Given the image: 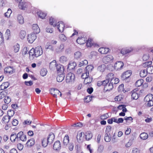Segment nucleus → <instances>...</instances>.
<instances>
[{"label": "nucleus", "instance_id": "f257e3e1", "mask_svg": "<svg viewBox=\"0 0 153 153\" xmlns=\"http://www.w3.org/2000/svg\"><path fill=\"white\" fill-rule=\"evenodd\" d=\"M53 66H55L56 68V70L58 74L64 73V66L60 65H56L55 61H54L50 64V67L53 68Z\"/></svg>", "mask_w": 153, "mask_h": 153}, {"label": "nucleus", "instance_id": "f03ea898", "mask_svg": "<svg viewBox=\"0 0 153 153\" xmlns=\"http://www.w3.org/2000/svg\"><path fill=\"white\" fill-rule=\"evenodd\" d=\"M153 95L149 94L145 96L144 98V101L148 106L151 107L153 105Z\"/></svg>", "mask_w": 153, "mask_h": 153}, {"label": "nucleus", "instance_id": "7ed1b4c3", "mask_svg": "<svg viewBox=\"0 0 153 153\" xmlns=\"http://www.w3.org/2000/svg\"><path fill=\"white\" fill-rule=\"evenodd\" d=\"M10 113H12L11 116L5 115L3 117L1 121L3 123H7L9 121L10 117L13 116L14 113L13 110H9L8 111L7 114L9 115Z\"/></svg>", "mask_w": 153, "mask_h": 153}, {"label": "nucleus", "instance_id": "20e7f679", "mask_svg": "<svg viewBox=\"0 0 153 153\" xmlns=\"http://www.w3.org/2000/svg\"><path fill=\"white\" fill-rule=\"evenodd\" d=\"M109 81L107 80H105L104 86V90L106 91H110L113 88V82L109 83Z\"/></svg>", "mask_w": 153, "mask_h": 153}, {"label": "nucleus", "instance_id": "39448f33", "mask_svg": "<svg viewBox=\"0 0 153 153\" xmlns=\"http://www.w3.org/2000/svg\"><path fill=\"white\" fill-rule=\"evenodd\" d=\"M75 79V76L74 74L69 73L67 74L66 77V81L67 83H72Z\"/></svg>", "mask_w": 153, "mask_h": 153}, {"label": "nucleus", "instance_id": "423d86ee", "mask_svg": "<svg viewBox=\"0 0 153 153\" xmlns=\"http://www.w3.org/2000/svg\"><path fill=\"white\" fill-rule=\"evenodd\" d=\"M33 50L34 53L35 57H36L41 56L43 53L42 48L40 46H38Z\"/></svg>", "mask_w": 153, "mask_h": 153}, {"label": "nucleus", "instance_id": "0eeeda50", "mask_svg": "<svg viewBox=\"0 0 153 153\" xmlns=\"http://www.w3.org/2000/svg\"><path fill=\"white\" fill-rule=\"evenodd\" d=\"M114 59L113 56L111 55H108L103 57L102 60L104 63L108 64L113 62Z\"/></svg>", "mask_w": 153, "mask_h": 153}, {"label": "nucleus", "instance_id": "6e6552de", "mask_svg": "<svg viewBox=\"0 0 153 153\" xmlns=\"http://www.w3.org/2000/svg\"><path fill=\"white\" fill-rule=\"evenodd\" d=\"M85 134L83 132H78L76 136V140L79 143H82L85 140Z\"/></svg>", "mask_w": 153, "mask_h": 153}, {"label": "nucleus", "instance_id": "1a4fd4ad", "mask_svg": "<svg viewBox=\"0 0 153 153\" xmlns=\"http://www.w3.org/2000/svg\"><path fill=\"white\" fill-rule=\"evenodd\" d=\"M15 0L19 2L18 6L20 9L24 10L27 7V4H28V3L27 2H25L24 1H22V0Z\"/></svg>", "mask_w": 153, "mask_h": 153}, {"label": "nucleus", "instance_id": "9d476101", "mask_svg": "<svg viewBox=\"0 0 153 153\" xmlns=\"http://www.w3.org/2000/svg\"><path fill=\"white\" fill-rule=\"evenodd\" d=\"M50 93L55 97L57 98V95L58 94L60 93V97L62 96V94L60 91L57 89L55 88H51L50 90Z\"/></svg>", "mask_w": 153, "mask_h": 153}, {"label": "nucleus", "instance_id": "9b49d317", "mask_svg": "<svg viewBox=\"0 0 153 153\" xmlns=\"http://www.w3.org/2000/svg\"><path fill=\"white\" fill-rule=\"evenodd\" d=\"M152 63L151 61L148 62H146L144 64V66H147L146 70L148 73L149 74H153V66H148L151 65Z\"/></svg>", "mask_w": 153, "mask_h": 153}, {"label": "nucleus", "instance_id": "f8f14e48", "mask_svg": "<svg viewBox=\"0 0 153 153\" xmlns=\"http://www.w3.org/2000/svg\"><path fill=\"white\" fill-rule=\"evenodd\" d=\"M61 147V145L60 142L59 140H57L54 143L53 148L55 151L58 152L60 150Z\"/></svg>", "mask_w": 153, "mask_h": 153}, {"label": "nucleus", "instance_id": "ddd939ff", "mask_svg": "<svg viewBox=\"0 0 153 153\" xmlns=\"http://www.w3.org/2000/svg\"><path fill=\"white\" fill-rule=\"evenodd\" d=\"M36 38V35L34 33H32L29 34L27 38L28 42L30 43H33Z\"/></svg>", "mask_w": 153, "mask_h": 153}, {"label": "nucleus", "instance_id": "4468645a", "mask_svg": "<svg viewBox=\"0 0 153 153\" xmlns=\"http://www.w3.org/2000/svg\"><path fill=\"white\" fill-rule=\"evenodd\" d=\"M124 65V63L121 61H118L114 65V69L117 70L121 69Z\"/></svg>", "mask_w": 153, "mask_h": 153}, {"label": "nucleus", "instance_id": "2eb2a0df", "mask_svg": "<svg viewBox=\"0 0 153 153\" xmlns=\"http://www.w3.org/2000/svg\"><path fill=\"white\" fill-rule=\"evenodd\" d=\"M131 71H127L124 72L121 76V78L122 80H125L128 78L131 75Z\"/></svg>", "mask_w": 153, "mask_h": 153}, {"label": "nucleus", "instance_id": "dca6fc26", "mask_svg": "<svg viewBox=\"0 0 153 153\" xmlns=\"http://www.w3.org/2000/svg\"><path fill=\"white\" fill-rule=\"evenodd\" d=\"M54 138L55 136L54 134L52 132L50 133L48 136V138L47 139L49 144H51L53 143Z\"/></svg>", "mask_w": 153, "mask_h": 153}, {"label": "nucleus", "instance_id": "f3484780", "mask_svg": "<svg viewBox=\"0 0 153 153\" xmlns=\"http://www.w3.org/2000/svg\"><path fill=\"white\" fill-rule=\"evenodd\" d=\"M57 27L60 32H62L64 29L65 25L62 22H58L56 23Z\"/></svg>", "mask_w": 153, "mask_h": 153}, {"label": "nucleus", "instance_id": "a211bd4d", "mask_svg": "<svg viewBox=\"0 0 153 153\" xmlns=\"http://www.w3.org/2000/svg\"><path fill=\"white\" fill-rule=\"evenodd\" d=\"M133 49L132 47L123 48L121 50L120 53L123 55H124L131 52Z\"/></svg>", "mask_w": 153, "mask_h": 153}, {"label": "nucleus", "instance_id": "6ab92c4d", "mask_svg": "<svg viewBox=\"0 0 153 153\" xmlns=\"http://www.w3.org/2000/svg\"><path fill=\"white\" fill-rule=\"evenodd\" d=\"M32 28L34 33L37 34L40 32V29L38 25L36 24H33L32 25Z\"/></svg>", "mask_w": 153, "mask_h": 153}, {"label": "nucleus", "instance_id": "aec40b11", "mask_svg": "<svg viewBox=\"0 0 153 153\" xmlns=\"http://www.w3.org/2000/svg\"><path fill=\"white\" fill-rule=\"evenodd\" d=\"M17 21L18 22L20 25H22L24 23V18L21 14L17 16Z\"/></svg>", "mask_w": 153, "mask_h": 153}, {"label": "nucleus", "instance_id": "412c9836", "mask_svg": "<svg viewBox=\"0 0 153 153\" xmlns=\"http://www.w3.org/2000/svg\"><path fill=\"white\" fill-rule=\"evenodd\" d=\"M109 51V48H108L101 47L98 49V51L102 54H105L107 53Z\"/></svg>", "mask_w": 153, "mask_h": 153}, {"label": "nucleus", "instance_id": "4be33fe9", "mask_svg": "<svg viewBox=\"0 0 153 153\" xmlns=\"http://www.w3.org/2000/svg\"><path fill=\"white\" fill-rule=\"evenodd\" d=\"M56 78L57 81L58 82H61L64 79L65 75L63 73L58 74Z\"/></svg>", "mask_w": 153, "mask_h": 153}, {"label": "nucleus", "instance_id": "5701e85b", "mask_svg": "<svg viewBox=\"0 0 153 153\" xmlns=\"http://www.w3.org/2000/svg\"><path fill=\"white\" fill-rule=\"evenodd\" d=\"M114 74L112 73H110L108 74L106 76V79L109 81L110 80V82H113V79L114 78Z\"/></svg>", "mask_w": 153, "mask_h": 153}, {"label": "nucleus", "instance_id": "b1692460", "mask_svg": "<svg viewBox=\"0 0 153 153\" xmlns=\"http://www.w3.org/2000/svg\"><path fill=\"white\" fill-rule=\"evenodd\" d=\"M135 91L136 89H134L132 91L131 96V99L133 100H136L139 97V94L137 92H135Z\"/></svg>", "mask_w": 153, "mask_h": 153}, {"label": "nucleus", "instance_id": "393cba45", "mask_svg": "<svg viewBox=\"0 0 153 153\" xmlns=\"http://www.w3.org/2000/svg\"><path fill=\"white\" fill-rule=\"evenodd\" d=\"M86 40L85 38L82 37H79L76 40L77 42L79 44L82 45L84 44Z\"/></svg>", "mask_w": 153, "mask_h": 153}, {"label": "nucleus", "instance_id": "a878e982", "mask_svg": "<svg viewBox=\"0 0 153 153\" xmlns=\"http://www.w3.org/2000/svg\"><path fill=\"white\" fill-rule=\"evenodd\" d=\"M68 61V59L65 56H62L59 59V61L62 63L66 64L67 62Z\"/></svg>", "mask_w": 153, "mask_h": 153}, {"label": "nucleus", "instance_id": "bb28decb", "mask_svg": "<svg viewBox=\"0 0 153 153\" xmlns=\"http://www.w3.org/2000/svg\"><path fill=\"white\" fill-rule=\"evenodd\" d=\"M57 23L55 19H54L52 17L50 18L49 19V23L51 25L54 27H56V23Z\"/></svg>", "mask_w": 153, "mask_h": 153}, {"label": "nucleus", "instance_id": "cd10ccee", "mask_svg": "<svg viewBox=\"0 0 153 153\" xmlns=\"http://www.w3.org/2000/svg\"><path fill=\"white\" fill-rule=\"evenodd\" d=\"M85 135L86 140H91L93 136L92 133L90 131H88L86 132Z\"/></svg>", "mask_w": 153, "mask_h": 153}, {"label": "nucleus", "instance_id": "c85d7f7f", "mask_svg": "<svg viewBox=\"0 0 153 153\" xmlns=\"http://www.w3.org/2000/svg\"><path fill=\"white\" fill-rule=\"evenodd\" d=\"M35 143V140L33 139H30L27 140L26 145L28 147H31Z\"/></svg>", "mask_w": 153, "mask_h": 153}, {"label": "nucleus", "instance_id": "c756f323", "mask_svg": "<svg viewBox=\"0 0 153 153\" xmlns=\"http://www.w3.org/2000/svg\"><path fill=\"white\" fill-rule=\"evenodd\" d=\"M9 85V84L8 82L3 83L0 86V90H3L7 88Z\"/></svg>", "mask_w": 153, "mask_h": 153}, {"label": "nucleus", "instance_id": "7c9ffc66", "mask_svg": "<svg viewBox=\"0 0 153 153\" xmlns=\"http://www.w3.org/2000/svg\"><path fill=\"white\" fill-rule=\"evenodd\" d=\"M4 72L6 73L12 74L13 71V69L11 67H8L5 68Z\"/></svg>", "mask_w": 153, "mask_h": 153}, {"label": "nucleus", "instance_id": "2f4dec72", "mask_svg": "<svg viewBox=\"0 0 153 153\" xmlns=\"http://www.w3.org/2000/svg\"><path fill=\"white\" fill-rule=\"evenodd\" d=\"M37 15L39 17L42 19H44L46 16V14L41 11H39L37 13Z\"/></svg>", "mask_w": 153, "mask_h": 153}, {"label": "nucleus", "instance_id": "473e14b6", "mask_svg": "<svg viewBox=\"0 0 153 153\" xmlns=\"http://www.w3.org/2000/svg\"><path fill=\"white\" fill-rule=\"evenodd\" d=\"M10 140L12 142L17 141L16 134L15 133L12 134L10 136Z\"/></svg>", "mask_w": 153, "mask_h": 153}, {"label": "nucleus", "instance_id": "72a5a7b5", "mask_svg": "<svg viewBox=\"0 0 153 153\" xmlns=\"http://www.w3.org/2000/svg\"><path fill=\"white\" fill-rule=\"evenodd\" d=\"M74 56L75 59H78L82 57V53L79 51L76 52L74 53Z\"/></svg>", "mask_w": 153, "mask_h": 153}, {"label": "nucleus", "instance_id": "f704fd0d", "mask_svg": "<svg viewBox=\"0 0 153 153\" xmlns=\"http://www.w3.org/2000/svg\"><path fill=\"white\" fill-rule=\"evenodd\" d=\"M105 68V65L104 64H102L99 65L97 68L98 71L102 72L104 71Z\"/></svg>", "mask_w": 153, "mask_h": 153}, {"label": "nucleus", "instance_id": "c9c22d12", "mask_svg": "<svg viewBox=\"0 0 153 153\" xmlns=\"http://www.w3.org/2000/svg\"><path fill=\"white\" fill-rule=\"evenodd\" d=\"M147 73L148 72L146 70H142L140 71V77H144L147 75Z\"/></svg>", "mask_w": 153, "mask_h": 153}, {"label": "nucleus", "instance_id": "e433bc0d", "mask_svg": "<svg viewBox=\"0 0 153 153\" xmlns=\"http://www.w3.org/2000/svg\"><path fill=\"white\" fill-rule=\"evenodd\" d=\"M69 139L68 135H66L64 137L63 143L64 146H66L69 143Z\"/></svg>", "mask_w": 153, "mask_h": 153}, {"label": "nucleus", "instance_id": "4c0bfd02", "mask_svg": "<svg viewBox=\"0 0 153 153\" xmlns=\"http://www.w3.org/2000/svg\"><path fill=\"white\" fill-rule=\"evenodd\" d=\"M92 78L90 76H89L85 79L84 83L86 85L88 83H90L92 82Z\"/></svg>", "mask_w": 153, "mask_h": 153}, {"label": "nucleus", "instance_id": "58836bf2", "mask_svg": "<svg viewBox=\"0 0 153 153\" xmlns=\"http://www.w3.org/2000/svg\"><path fill=\"white\" fill-rule=\"evenodd\" d=\"M64 48V46L63 44H61L59 47H57L56 49V51L57 53H60L62 52Z\"/></svg>", "mask_w": 153, "mask_h": 153}, {"label": "nucleus", "instance_id": "ea45409f", "mask_svg": "<svg viewBox=\"0 0 153 153\" xmlns=\"http://www.w3.org/2000/svg\"><path fill=\"white\" fill-rule=\"evenodd\" d=\"M140 137L142 139L145 140L148 138V135L146 133H143L140 134Z\"/></svg>", "mask_w": 153, "mask_h": 153}, {"label": "nucleus", "instance_id": "a19ab883", "mask_svg": "<svg viewBox=\"0 0 153 153\" xmlns=\"http://www.w3.org/2000/svg\"><path fill=\"white\" fill-rule=\"evenodd\" d=\"M143 82V80L141 79L137 80L135 83V86L137 87H138L141 86Z\"/></svg>", "mask_w": 153, "mask_h": 153}, {"label": "nucleus", "instance_id": "79ce46f5", "mask_svg": "<svg viewBox=\"0 0 153 153\" xmlns=\"http://www.w3.org/2000/svg\"><path fill=\"white\" fill-rule=\"evenodd\" d=\"M47 72V71L46 68H42L40 71V74L42 76H44L46 75Z\"/></svg>", "mask_w": 153, "mask_h": 153}, {"label": "nucleus", "instance_id": "37998d69", "mask_svg": "<svg viewBox=\"0 0 153 153\" xmlns=\"http://www.w3.org/2000/svg\"><path fill=\"white\" fill-rule=\"evenodd\" d=\"M23 134V133L22 131L19 132L17 134H16L17 140V141L20 140V139H21V138L22 137Z\"/></svg>", "mask_w": 153, "mask_h": 153}, {"label": "nucleus", "instance_id": "c03bdc74", "mask_svg": "<svg viewBox=\"0 0 153 153\" xmlns=\"http://www.w3.org/2000/svg\"><path fill=\"white\" fill-rule=\"evenodd\" d=\"M74 64L76 65V63L74 62L69 63L68 65V68L70 70L74 69L75 66V65H74Z\"/></svg>", "mask_w": 153, "mask_h": 153}, {"label": "nucleus", "instance_id": "a18cd8bd", "mask_svg": "<svg viewBox=\"0 0 153 153\" xmlns=\"http://www.w3.org/2000/svg\"><path fill=\"white\" fill-rule=\"evenodd\" d=\"M59 39L62 42H65L67 40V38L63 34H61L59 36Z\"/></svg>", "mask_w": 153, "mask_h": 153}, {"label": "nucleus", "instance_id": "49530a36", "mask_svg": "<svg viewBox=\"0 0 153 153\" xmlns=\"http://www.w3.org/2000/svg\"><path fill=\"white\" fill-rule=\"evenodd\" d=\"M134 139H130L125 144V146L126 147H129L132 144L133 141Z\"/></svg>", "mask_w": 153, "mask_h": 153}, {"label": "nucleus", "instance_id": "de8ad7c7", "mask_svg": "<svg viewBox=\"0 0 153 153\" xmlns=\"http://www.w3.org/2000/svg\"><path fill=\"white\" fill-rule=\"evenodd\" d=\"M5 36L7 40H9L10 37V31L9 29H7L5 33Z\"/></svg>", "mask_w": 153, "mask_h": 153}, {"label": "nucleus", "instance_id": "09e8293b", "mask_svg": "<svg viewBox=\"0 0 153 153\" xmlns=\"http://www.w3.org/2000/svg\"><path fill=\"white\" fill-rule=\"evenodd\" d=\"M104 140L106 142H109L111 140V138L109 137L108 134L106 133L105 135Z\"/></svg>", "mask_w": 153, "mask_h": 153}, {"label": "nucleus", "instance_id": "8fccbe9b", "mask_svg": "<svg viewBox=\"0 0 153 153\" xmlns=\"http://www.w3.org/2000/svg\"><path fill=\"white\" fill-rule=\"evenodd\" d=\"M92 40L90 38L88 39L86 43L87 46L88 47H91L92 46Z\"/></svg>", "mask_w": 153, "mask_h": 153}, {"label": "nucleus", "instance_id": "3c124183", "mask_svg": "<svg viewBox=\"0 0 153 153\" xmlns=\"http://www.w3.org/2000/svg\"><path fill=\"white\" fill-rule=\"evenodd\" d=\"M86 71L89 73L92 71V70L93 69L94 67L92 65H89L87 66L86 68Z\"/></svg>", "mask_w": 153, "mask_h": 153}, {"label": "nucleus", "instance_id": "603ef678", "mask_svg": "<svg viewBox=\"0 0 153 153\" xmlns=\"http://www.w3.org/2000/svg\"><path fill=\"white\" fill-rule=\"evenodd\" d=\"M42 145L44 147H46L49 144L46 138H44L42 142Z\"/></svg>", "mask_w": 153, "mask_h": 153}, {"label": "nucleus", "instance_id": "864d4df0", "mask_svg": "<svg viewBox=\"0 0 153 153\" xmlns=\"http://www.w3.org/2000/svg\"><path fill=\"white\" fill-rule=\"evenodd\" d=\"M11 13L12 11L10 9H8L7 12L5 13L4 16L5 17L8 18L10 16Z\"/></svg>", "mask_w": 153, "mask_h": 153}, {"label": "nucleus", "instance_id": "5fc2aeb1", "mask_svg": "<svg viewBox=\"0 0 153 153\" xmlns=\"http://www.w3.org/2000/svg\"><path fill=\"white\" fill-rule=\"evenodd\" d=\"M14 50L15 53L18 52L20 46L19 44H17L14 46Z\"/></svg>", "mask_w": 153, "mask_h": 153}, {"label": "nucleus", "instance_id": "6e6d98bb", "mask_svg": "<svg viewBox=\"0 0 153 153\" xmlns=\"http://www.w3.org/2000/svg\"><path fill=\"white\" fill-rule=\"evenodd\" d=\"M11 99L8 96L5 97L4 98V102L7 104H8L11 101Z\"/></svg>", "mask_w": 153, "mask_h": 153}, {"label": "nucleus", "instance_id": "4d7b16f0", "mask_svg": "<svg viewBox=\"0 0 153 153\" xmlns=\"http://www.w3.org/2000/svg\"><path fill=\"white\" fill-rule=\"evenodd\" d=\"M26 36V33L24 30H22L20 33V36L21 39H23Z\"/></svg>", "mask_w": 153, "mask_h": 153}, {"label": "nucleus", "instance_id": "13d9d810", "mask_svg": "<svg viewBox=\"0 0 153 153\" xmlns=\"http://www.w3.org/2000/svg\"><path fill=\"white\" fill-rule=\"evenodd\" d=\"M28 51L29 49L27 47H24L22 50V54L25 55L28 53H29Z\"/></svg>", "mask_w": 153, "mask_h": 153}, {"label": "nucleus", "instance_id": "bf43d9fd", "mask_svg": "<svg viewBox=\"0 0 153 153\" xmlns=\"http://www.w3.org/2000/svg\"><path fill=\"white\" fill-rule=\"evenodd\" d=\"M89 73L86 71V72L85 73L82 74L81 76V77L82 79H85L86 78H88L89 77Z\"/></svg>", "mask_w": 153, "mask_h": 153}, {"label": "nucleus", "instance_id": "052dcab7", "mask_svg": "<svg viewBox=\"0 0 153 153\" xmlns=\"http://www.w3.org/2000/svg\"><path fill=\"white\" fill-rule=\"evenodd\" d=\"M4 42V38L3 34L0 32V45H2Z\"/></svg>", "mask_w": 153, "mask_h": 153}, {"label": "nucleus", "instance_id": "680f3d73", "mask_svg": "<svg viewBox=\"0 0 153 153\" xmlns=\"http://www.w3.org/2000/svg\"><path fill=\"white\" fill-rule=\"evenodd\" d=\"M7 93L5 91H4L1 92L0 93V99H2L5 97V95Z\"/></svg>", "mask_w": 153, "mask_h": 153}, {"label": "nucleus", "instance_id": "e2e57ef3", "mask_svg": "<svg viewBox=\"0 0 153 153\" xmlns=\"http://www.w3.org/2000/svg\"><path fill=\"white\" fill-rule=\"evenodd\" d=\"M109 117L108 114L106 113L103 114L100 116V118L101 119L105 120Z\"/></svg>", "mask_w": 153, "mask_h": 153}, {"label": "nucleus", "instance_id": "0e129e2a", "mask_svg": "<svg viewBox=\"0 0 153 153\" xmlns=\"http://www.w3.org/2000/svg\"><path fill=\"white\" fill-rule=\"evenodd\" d=\"M153 77L151 75H149L146 78V80L147 82H150L152 80Z\"/></svg>", "mask_w": 153, "mask_h": 153}, {"label": "nucleus", "instance_id": "69168bd1", "mask_svg": "<svg viewBox=\"0 0 153 153\" xmlns=\"http://www.w3.org/2000/svg\"><path fill=\"white\" fill-rule=\"evenodd\" d=\"M29 56L30 57L31 56H32L33 57V58H34L35 57V54L34 53L33 50V49H31L29 52Z\"/></svg>", "mask_w": 153, "mask_h": 153}, {"label": "nucleus", "instance_id": "338daca9", "mask_svg": "<svg viewBox=\"0 0 153 153\" xmlns=\"http://www.w3.org/2000/svg\"><path fill=\"white\" fill-rule=\"evenodd\" d=\"M45 48L47 49H49L51 50L52 51H53V48L52 46V45H48V44H47L45 46Z\"/></svg>", "mask_w": 153, "mask_h": 153}, {"label": "nucleus", "instance_id": "774afa93", "mask_svg": "<svg viewBox=\"0 0 153 153\" xmlns=\"http://www.w3.org/2000/svg\"><path fill=\"white\" fill-rule=\"evenodd\" d=\"M104 149V146L102 145H100L97 151L98 152L101 153L102 152Z\"/></svg>", "mask_w": 153, "mask_h": 153}]
</instances>
